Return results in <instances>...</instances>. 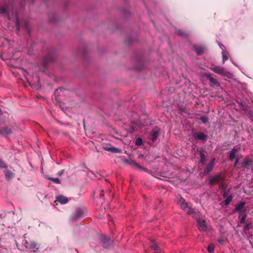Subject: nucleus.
Instances as JSON below:
<instances>
[{
    "mask_svg": "<svg viewBox=\"0 0 253 253\" xmlns=\"http://www.w3.org/2000/svg\"><path fill=\"white\" fill-rule=\"evenodd\" d=\"M153 124H154L153 123H150L149 125L151 126V125H153Z\"/></svg>",
    "mask_w": 253,
    "mask_h": 253,
    "instance_id": "obj_46",
    "label": "nucleus"
},
{
    "mask_svg": "<svg viewBox=\"0 0 253 253\" xmlns=\"http://www.w3.org/2000/svg\"><path fill=\"white\" fill-rule=\"evenodd\" d=\"M222 186H223V184H222V183H221V184L219 185V187L220 188V187H222Z\"/></svg>",
    "mask_w": 253,
    "mask_h": 253,
    "instance_id": "obj_45",
    "label": "nucleus"
},
{
    "mask_svg": "<svg viewBox=\"0 0 253 253\" xmlns=\"http://www.w3.org/2000/svg\"><path fill=\"white\" fill-rule=\"evenodd\" d=\"M246 203L245 202H241L238 204L235 207V211L239 213V214H243V212H246V210H243V208L245 207Z\"/></svg>",
    "mask_w": 253,
    "mask_h": 253,
    "instance_id": "obj_8",
    "label": "nucleus"
},
{
    "mask_svg": "<svg viewBox=\"0 0 253 253\" xmlns=\"http://www.w3.org/2000/svg\"><path fill=\"white\" fill-rule=\"evenodd\" d=\"M211 69L215 73L225 76H227L228 73V72L223 67L219 66H214L211 68Z\"/></svg>",
    "mask_w": 253,
    "mask_h": 253,
    "instance_id": "obj_3",
    "label": "nucleus"
},
{
    "mask_svg": "<svg viewBox=\"0 0 253 253\" xmlns=\"http://www.w3.org/2000/svg\"><path fill=\"white\" fill-rule=\"evenodd\" d=\"M61 174H62V173H61V172H60V173H58V175H61Z\"/></svg>",
    "mask_w": 253,
    "mask_h": 253,
    "instance_id": "obj_47",
    "label": "nucleus"
},
{
    "mask_svg": "<svg viewBox=\"0 0 253 253\" xmlns=\"http://www.w3.org/2000/svg\"><path fill=\"white\" fill-rule=\"evenodd\" d=\"M4 174L5 178L7 181L11 180L14 176V173L9 170H6L4 171Z\"/></svg>",
    "mask_w": 253,
    "mask_h": 253,
    "instance_id": "obj_17",
    "label": "nucleus"
},
{
    "mask_svg": "<svg viewBox=\"0 0 253 253\" xmlns=\"http://www.w3.org/2000/svg\"><path fill=\"white\" fill-rule=\"evenodd\" d=\"M47 60H49V58L48 57V58L47 59Z\"/></svg>",
    "mask_w": 253,
    "mask_h": 253,
    "instance_id": "obj_48",
    "label": "nucleus"
},
{
    "mask_svg": "<svg viewBox=\"0 0 253 253\" xmlns=\"http://www.w3.org/2000/svg\"><path fill=\"white\" fill-rule=\"evenodd\" d=\"M6 165L0 159V168H5Z\"/></svg>",
    "mask_w": 253,
    "mask_h": 253,
    "instance_id": "obj_31",
    "label": "nucleus"
},
{
    "mask_svg": "<svg viewBox=\"0 0 253 253\" xmlns=\"http://www.w3.org/2000/svg\"><path fill=\"white\" fill-rule=\"evenodd\" d=\"M150 247L152 249L158 251L159 250V247L157 246V245L154 241H151V244Z\"/></svg>",
    "mask_w": 253,
    "mask_h": 253,
    "instance_id": "obj_25",
    "label": "nucleus"
},
{
    "mask_svg": "<svg viewBox=\"0 0 253 253\" xmlns=\"http://www.w3.org/2000/svg\"><path fill=\"white\" fill-rule=\"evenodd\" d=\"M233 199V197L231 195L228 196L226 199L224 200V205L225 206H228L229 205L230 203L232 201Z\"/></svg>",
    "mask_w": 253,
    "mask_h": 253,
    "instance_id": "obj_22",
    "label": "nucleus"
},
{
    "mask_svg": "<svg viewBox=\"0 0 253 253\" xmlns=\"http://www.w3.org/2000/svg\"><path fill=\"white\" fill-rule=\"evenodd\" d=\"M69 200L67 197L63 195H59L56 197L55 202H58L61 204H65L67 203Z\"/></svg>",
    "mask_w": 253,
    "mask_h": 253,
    "instance_id": "obj_10",
    "label": "nucleus"
},
{
    "mask_svg": "<svg viewBox=\"0 0 253 253\" xmlns=\"http://www.w3.org/2000/svg\"><path fill=\"white\" fill-rule=\"evenodd\" d=\"M215 159L214 158L211 159L210 163L207 165V167L204 169V174H208L209 172L211 171L214 167Z\"/></svg>",
    "mask_w": 253,
    "mask_h": 253,
    "instance_id": "obj_5",
    "label": "nucleus"
},
{
    "mask_svg": "<svg viewBox=\"0 0 253 253\" xmlns=\"http://www.w3.org/2000/svg\"><path fill=\"white\" fill-rule=\"evenodd\" d=\"M16 27H17V30L19 31V29H20V23H19V21L18 20H16Z\"/></svg>",
    "mask_w": 253,
    "mask_h": 253,
    "instance_id": "obj_34",
    "label": "nucleus"
},
{
    "mask_svg": "<svg viewBox=\"0 0 253 253\" xmlns=\"http://www.w3.org/2000/svg\"><path fill=\"white\" fill-rule=\"evenodd\" d=\"M197 222L200 230L205 231L207 230V226L205 220L198 219Z\"/></svg>",
    "mask_w": 253,
    "mask_h": 253,
    "instance_id": "obj_15",
    "label": "nucleus"
},
{
    "mask_svg": "<svg viewBox=\"0 0 253 253\" xmlns=\"http://www.w3.org/2000/svg\"><path fill=\"white\" fill-rule=\"evenodd\" d=\"M240 215H242L240 220V223L241 224H243L245 223V221H246V217H247V214L245 212H243V214H240Z\"/></svg>",
    "mask_w": 253,
    "mask_h": 253,
    "instance_id": "obj_23",
    "label": "nucleus"
},
{
    "mask_svg": "<svg viewBox=\"0 0 253 253\" xmlns=\"http://www.w3.org/2000/svg\"><path fill=\"white\" fill-rule=\"evenodd\" d=\"M251 119L253 121V112H252L250 114Z\"/></svg>",
    "mask_w": 253,
    "mask_h": 253,
    "instance_id": "obj_42",
    "label": "nucleus"
},
{
    "mask_svg": "<svg viewBox=\"0 0 253 253\" xmlns=\"http://www.w3.org/2000/svg\"><path fill=\"white\" fill-rule=\"evenodd\" d=\"M159 135V131L153 129L150 134V139L152 141L153 143L157 139Z\"/></svg>",
    "mask_w": 253,
    "mask_h": 253,
    "instance_id": "obj_11",
    "label": "nucleus"
},
{
    "mask_svg": "<svg viewBox=\"0 0 253 253\" xmlns=\"http://www.w3.org/2000/svg\"><path fill=\"white\" fill-rule=\"evenodd\" d=\"M218 242L220 244H223L224 243V240L222 238L218 239L217 240Z\"/></svg>",
    "mask_w": 253,
    "mask_h": 253,
    "instance_id": "obj_36",
    "label": "nucleus"
},
{
    "mask_svg": "<svg viewBox=\"0 0 253 253\" xmlns=\"http://www.w3.org/2000/svg\"><path fill=\"white\" fill-rule=\"evenodd\" d=\"M222 57H223V61L227 60L228 58L227 55L224 54L223 52H222Z\"/></svg>",
    "mask_w": 253,
    "mask_h": 253,
    "instance_id": "obj_35",
    "label": "nucleus"
},
{
    "mask_svg": "<svg viewBox=\"0 0 253 253\" xmlns=\"http://www.w3.org/2000/svg\"><path fill=\"white\" fill-rule=\"evenodd\" d=\"M224 179L223 174L219 173L213 176H210L209 178V184L213 185L219 183L220 181H223Z\"/></svg>",
    "mask_w": 253,
    "mask_h": 253,
    "instance_id": "obj_2",
    "label": "nucleus"
},
{
    "mask_svg": "<svg viewBox=\"0 0 253 253\" xmlns=\"http://www.w3.org/2000/svg\"><path fill=\"white\" fill-rule=\"evenodd\" d=\"M142 139L141 138H138L135 141V145L137 146H140L142 144Z\"/></svg>",
    "mask_w": 253,
    "mask_h": 253,
    "instance_id": "obj_27",
    "label": "nucleus"
},
{
    "mask_svg": "<svg viewBox=\"0 0 253 253\" xmlns=\"http://www.w3.org/2000/svg\"><path fill=\"white\" fill-rule=\"evenodd\" d=\"M133 165L135 167H136L137 169H141V170L143 169V168L141 166H140L138 165V164H136V163H134L133 164Z\"/></svg>",
    "mask_w": 253,
    "mask_h": 253,
    "instance_id": "obj_33",
    "label": "nucleus"
},
{
    "mask_svg": "<svg viewBox=\"0 0 253 253\" xmlns=\"http://www.w3.org/2000/svg\"><path fill=\"white\" fill-rule=\"evenodd\" d=\"M214 246L213 244H210L208 248V251L209 253H211L213 252Z\"/></svg>",
    "mask_w": 253,
    "mask_h": 253,
    "instance_id": "obj_26",
    "label": "nucleus"
},
{
    "mask_svg": "<svg viewBox=\"0 0 253 253\" xmlns=\"http://www.w3.org/2000/svg\"><path fill=\"white\" fill-rule=\"evenodd\" d=\"M237 150L238 149L235 147H234L230 152L236 154V152H237Z\"/></svg>",
    "mask_w": 253,
    "mask_h": 253,
    "instance_id": "obj_37",
    "label": "nucleus"
},
{
    "mask_svg": "<svg viewBox=\"0 0 253 253\" xmlns=\"http://www.w3.org/2000/svg\"><path fill=\"white\" fill-rule=\"evenodd\" d=\"M104 196L103 191H102L100 193L99 197L100 198H102Z\"/></svg>",
    "mask_w": 253,
    "mask_h": 253,
    "instance_id": "obj_41",
    "label": "nucleus"
},
{
    "mask_svg": "<svg viewBox=\"0 0 253 253\" xmlns=\"http://www.w3.org/2000/svg\"><path fill=\"white\" fill-rule=\"evenodd\" d=\"M198 119V122L200 124H203L205 125H207L209 123V119L205 115L201 116Z\"/></svg>",
    "mask_w": 253,
    "mask_h": 253,
    "instance_id": "obj_16",
    "label": "nucleus"
},
{
    "mask_svg": "<svg viewBox=\"0 0 253 253\" xmlns=\"http://www.w3.org/2000/svg\"><path fill=\"white\" fill-rule=\"evenodd\" d=\"M134 130H135L134 127H131V131H130L131 132H134Z\"/></svg>",
    "mask_w": 253,
    "mask_h": 253,
    "instance_id": "obj_43",
    "label": "nucleus"
},
{
    "mask_svg": "<svg viewBox=\"0 0 253 253\" xmlns=\"http://www.w3.org/2000/svg\"><path fill=\"white\" fill-rule=\"evenodd\" d=\"M11 132L10 127H0V134H7Z\"/></svg>",
    "mask_w": 253,
    "mask_h": 253,
    "instance_id": "obj_19",
    "label": "nucleus"
},
{
    "mask_svg": "<svg viewBox=\"0 0 253 253\" xmlns=\"http://www.w3.org/2000/svg\"><path fill=\"white\" fill-rule=\"evenodd\" d=\"M147 117L145 115H143L141 117V118H143L144 119H145L146 118H147Z\"/></svg>",
    "mask_w": 253,
    "mask_h": 253,
    "instance_id": "obj_44",
    "label": "nucleus"
},
{
    "mask_svg": "<svg viewBox=\"0 0 253 253\" xmlns=\"http://www.w3.org/2000/svg\"><path fill=\"white\" fill-rule=\"evenodd\" d=\"M193 135L195 139L202 141H206L208 137L203 132H194Z\"/></svg>",
    "mask_w": 253,
    "mask_h": 253,
    "instance_id": "obj_7",
    "label": "nucleus"
},
{
    "mask_svg": "<svg viewBox=\"0 0 253 253\" xmlns=\"http://www.w3.org/2000/svg\"><path fill=\"white\" fill-rule=\"evenodd\" d=\"M253 164V159L248 156H246L242 163V168H246L248 166H250Z\"/></svg>",
    "mask_w": 253,
    "mask_h": 253,
    "instance_id": "obj_6",
    "label": "nucleus"
},
{
    "mask_svg": "<svg viewBox=\"0 0 253 253\" xmlns=\"http://www.w3.org/2000/svg\"><path fill=\"white\" fill-rule=\"evenodd\" d=\"M100 240L103 244H106L109 241V238L104 235L100 236Z\"/></svg>",
    "mask_w": 253,
    "mask_h": 253,
    "instance_id": "obj_24",
    "label": "nucleus"
},
{
    "mask_svg": "<svg viewBox=\"0 0 253 253\" xmlns=\"http://www.w3.org/2000/svg\"><path fill=\"white\" fill-rule=\"evenodd\" d=\"M7 12V10L5 7H0V14L2 13L4 14Z\"/></svg>",
    "mask_w": 253,
    "mask_h": 253,
    "instance_id": "obj_30",
    "label": "nucleus"
},
{
    "mask_svg": "<svg viewBox=\"0 0 253 253\" xmlns=\"http://www.w3.org/2000/svg\"><path fill=\"white\" fill-rule=\"evenodd\" d=\"M83 214V211L81 209H78L76 211L74 215L76 218L82 216Z\"/></svg>",
    "mask_w": 253,
    "mask_h": 253,
    "instance_id": "obj_21",
    "label": "nucleus"
},
{
    "mask_svg": "<svg viewBox=\"0 0 253 253\" xmlns=\"http://www.w3.org/2000/svg\"><path fill=\"white\" fill-rule=\"evenodd\" d=\"M23 244L26 248L28 249L31 252H36L39 249L37 244L33 241L28 242L25 241Z\"/></svg>",
    "mask_w": 253,
    "mask_h": 253,
    "instance_id": "obj_4",
    "label": "nucleus"
},
{
    "mask_svg": "<svg viewBox=\"0 0 253 253\" xmlns=\"http://www.w3.org/2000/svg\"><path fill=\"white\" fill-rule=\"evenodd\" d=\"M104 149L106 151L115 153H121V150L115 147H104Z\"/></svg>",
    "mask_w": 253,
    "mask_h": 253,
    "instance_id": "obj_12",
    "label": "nucleus"
},
{
    "mask_svg": "<svg viewBox=\"0 0 253 253\" xmlns=\"http://www.w3.org/2000/svg\"><path fill=\"white\" fill-rule=\"evenodd\" d=\"M149 126V124L147 123V121H146L142 124L141 126L145 127V126Z\"/></svg>",
    "mask_w": 253,
    "mask_h": 253,
    "instance_id": "obj_38",
    "label": "nucleus"
},
{
    "mask_svg": "<svg viewBox=\"0 0 253 253\" xmlns=\"http://www.w3.org/2000/svg\"><path fill=\"white\" fill-rule=\"evenodd\" d=\"M228 191L224 192V193L223 194V197L224 198H227L228 196Z\"/></svg>",
    "mask_w": 253,
    "mask_h": 253,
    "instance_id": "obj_39",
    "label": "nucleus"
},
{
    "mask_svg": "<svg viewBox=\"0 0 253 253\" xmlns=\"http://www.w3.org/2000/svg\"><path fill=\"white\" fill-rule=\"evenodd\" d=\"M49 179L55 183H60V180L58 178H49Z\"/></svg>",
    "mask_w": 253,
    "mask_h": 253,
    "instance_id": "obj_28",
    "label": "nucleus"
},
{
    "mask_svg": "<svg viewBox=\"0 0 253 253\" xmlns=\"http://www.w3.org/2000/svg\"><path fill=\"white\" fill-rule=\"evenodd\" d=\"M201 160L200 163L202 165H204L206 163V156L203 150H200L199 152Z\"/></svg>",
    "mask_w": 253,
    "mask_h": 253,
    "instance_id": "obj_20",
    "label": "nucleus"
},
{
    "mask_svg": "<svg viewBox=\"0 0 253 253\" xmlns=\"http://www.w3.org/2000/svg\"><path fill=\"white\" fill-rule=\"evenodd\" d=\"M175 33L178 36L182 38H186L189 36V34L187 32L182 30H176Z\"/></svg>",
    "mask_w": 253,
    "mask_h": 253,
    "instance_id": "obj_13",
    "label": "nucleus"
},
{
    "mask_svg": "<svg viewBox=\"0 0 253 253\" xmlns=\"http://www.w3.org/2000/svg\"><path fill=\"white\" fill-rule=\"evenodd\" d=\"M178 203L180 205L181 208L188 214H191L195 213L194 209H192L187 203L185 202V200L182 197L178 199Z\"/></svg>",
    "mask_w": 253,
    "mask_h": 253,
    "instance_id": "obj_1",
    "label": "nucleus"
},
{
    "mask_svg": "<svg viewBox=\"0 0 253 253\" xmlns=\"http://www.w3.org/2000/svg\"><path fill=\"white\" fill-rule=\"evenodd\" d=\"M235 156H236V154L232 153V152H230L229 153V160L230 161H233V159L235 158Z\"/></svg>",
    "mask_w": 253,
    "mask_h": 253,
    "instance_id": "obj_29",
    "label": "nucleus"
},
{
    "mask_svg": "<svg viewBox=\"0 0 253 253\" xmlns=\"http://www.w3.org/2000/svg\"><path fill=\"white\" fill-rule=\"evenodd\" d=\"M238 162H239V159L237 157L236 159L235 163H234V167H235L237 166Z\"/></svg>",
    "mask_w": 253,
    "mask_h": 253,
    "instance_id": "obj_40",
    "label": "nucleus"
},
{
    "mask_svg": "<svg viewBox=\"0 0 253 253\" xmlns=\"http://www.w3.org/2000/svg\"><path fill=\"white\" fill-rule=\"evenodd\" d=\"M178 112L179 114L184 117H187L189 116L188 110L186 108L179 107L178 109Z\"/></svg>",
    "mask_w": 253,
    "mask_h": 253,
    "instance_id": "obj_18",
    "label": "nucleus"
},
{
    "mask_svg": "<svg viewBox=\"0 0 253 253\" xmlns=\"http://www.w3.org/2000/svg\"><path fill=\"white\" fill-rule=\"evenodd\" d=\"M211 84V86L212 87H218L220 85L219 83L217 82V81L214 79L213 77L210 76L208 78Z\"/></svg>",
    "mask_w": 253,
    "mask_h": 253,
    "instance_id": "obj_14",
    "label": "nucleus"
},
{
    "mask_svg": "<svg viewBox=\"0 0 253 253\" xmlns=\"http://www.w3.org/2000/svg\"><path fill=\"white\" fill-rule=\"evenodd\" d=\"M193 48L198 55L202 54L205 51V48L202 45L195 44Z\"/></svg>",
    "mask_w": 253,
    "mask_h": 253,
    "instance_id": "obj_9",
    "label": "nucleus"
},
{
    "mask_svg": "<svg viewBox=\"0 0 253 253\" xmlns=\"http://www.w3.org/2000/svg\"><path fill=\"white\" fill-rule=\"evenodd\" d=\"M250 225H251V223H247L244 227V229L245 230H249Z\"/></svg>",
    "mask_w": 253,
    "mask_h": 253,
    "instance_id": "obj_32",
    "label": "nucleus"
}]
</instances>
